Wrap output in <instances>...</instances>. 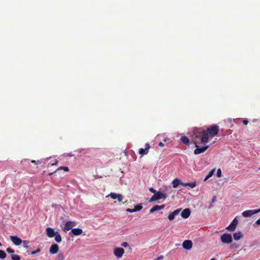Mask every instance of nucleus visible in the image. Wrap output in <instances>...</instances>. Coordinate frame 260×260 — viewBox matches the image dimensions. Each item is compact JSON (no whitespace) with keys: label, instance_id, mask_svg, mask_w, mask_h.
Listing matches in <instances>:
<instances>
[{"label":"nucleus","instance_id":"obj_25","mask_svg":"<svg viewBox=\"0 0 260 260\" xmlns=\"http://www.w3.org/2000/svg\"><path fill=\"white\" fill-rule=\"evenodd\" d=\"M183 186H189L191 188H193L196 186V182H188V183H183Z\"/></svg>","mask_w":260,"mask_h":260},{"label":"nucleus","instance_id":"obj_11","mask_svg":"<svg viewBox=\"0 0 260 260\" xmlns=\"http://www.w3.org/2000/svg\"><path fill=\"white\" fill-rule=\"evenodd\" d=\"M142 209V204H140L136 205L134 209L127 208L126 209V211L129 213H134L139 211H140Z\"/></svg>","mask_w":260,"mask_h":260},{"label":"nucleus","instance_id":"obj_26","mask_svg":"<svg viewBox=\"0 0 260 260\" xmlns=\"http://www.w3.org/2000/svg\"><path fill=\"white\" fill-rule=\"evenodd\" d=\"M55 240L56 242L59 243L61 241V237L60 235L59 234L58 232H56V234H55Z\"/></svg>","mask_w":260,"mask_h":260},{"label":"nucleus","instance_id":"obj_20","mask_svg":"<svg viewBox=\"0 0 260 260\" xmlns=\"http://www.w3.org/2000/svg\"><path fill=\"white\" fill-rule=\"evenodd\" d=\"M190 214V211L189 209L186 208L181 212V215L184 218H188Z\"/></svg>","mask_w":260,"mask_h":260},{"label":"nucleus","instance_id":"obj_39","mask_svg":"<svg viewBox=\"0 0 260 260\" xmlns=\"http://www.w3.org/2000/svg\"><path fill=\"white\" fill-rule=\"evenodd\" d=\"M58 160H56L55 162L51 164V166H55V165L56 166L58 164Z\"/></svg>","mask_w":260,"mask_h":260},{"label":"nucleus","instance_id":"obj_7","mask_svg":"<svg viewBox=\"0 0 260 260\" xmlns=\"http://www.w3.org/2000/svg\"><path fill=\"white\" fill-rule=\"evenodd\" d=\"M110 197L112 199H117L118 202H120L123 200V197L121 194H117L114 192L110 193L107 197Z\"/></svg>","mask_w":260,"mask_h":260},{"label":"nucleus","instance_id":"obj_19","mask_svg":"<svg viewBox=\"0 0 260 260\" xmlns=\"http://www.w3.org/2000/svg\"><path fill=\"white\" fill-rule=\"evenodd\" d=\"M173 187L176 188L179 185H181L183 186V182H182L180 179L178 178H176L174 179L172 181Z\"/></svg>","mask_w":260,"mask_h":260},{"label":"nucleus","instance_id":"obj_32","mask_svg":"<svg viewBox=\"0 0 260 260\" xmlns=\"http://www.w3.org/2000/svg\"><path fill=\"white\" fill-rule=\"evenodd\" d=\"M6 250L8 253H12V254H14L13 253H14V250L11 248L9 247L7 248Z\"/></svg>","mask_w":260,"mask_h":260},{"label":"nucleus","instance_id":"obj_45","mask_svg":"<svg viewBox=\"0 0 260 260\" xmlns=\"http://www.w3.org/2000/svg\"><path fill=\"white\" fill-rule=\"evenodd\" d=\"M259 170H260V167H259Z\"/></svg>","mask_w":260,"mask_h":260},{"label":"nucleus","instance_id":"obj_6","mask_svg":"<svg viewBox=\"0 0 260 260\" xmlns=\"http://www.w3.org/2000/svg\"><path fill=\"white\" fill-rule=\"evenodd\" d=\"M259 213L258 210H248L242 213V215L244 217H249L253 215Z\"/></svg>","mask_w":260,"mask_h":260},{"label":"nucleus","instance_id":"obj_21","mask_svg":"<svg viewBox=\"0 0 260 260\" xmlns=\"http://www.w3.org/2000/svg\"><path fill=\"white\" fill-rule=\"evenodd\" d=\"M233 238L235 240L238 241L243 238V234L240 232L235 233L233 234Z\"/></svg>","mask_w":260,"mask_h":260},{"label":"nucleus","instance_id":"obj_30","mask_svg":"<svg viewBox=\"0 0 260 260\" xmlns=\"http://www.w3.org/2000/svg\"><path fill=\"white\" fill-rule=\"evenodd\" d=\"M22 242L23 244L24 248H26V249L28 248L29 247L28 246V244L29 243V241H28L27 240H24Z\"/></svg>","mask_w":260,"mask_h":260},{"label":"nucleus","instance_id":"obj_43","mask_svg":"<svg viewBox=\"0 0 260 260\" xmlns=\"http://www.w3.org/2000/svg\"><path fill=\"white\" fill-rule=\"evenodd\" d=\"M2 246V243L0 242V247Z\"/></svg>","mask_w":260,"mask_h":260},{"label":"nucleus","instance_id":"obj_31","mask_svg":"<svg viewBox=\"0 0 260 260\" xmlns=\"http://www.w3.org/2000/svg\"><path fill=\"white\" fill-rule=\"evenodd\" d=\"M31 162L33 164H35L36 165H38V164H41L43 162V159H41V160H37V161H36V160H31Z\"/></svg>","mask_w":260,"mask_h":260},{"label":"nucleus","instance_id":"obj_5","mask_svg":"<svg viewBox=\"0 0 260 260\" xmlns=\"http://www.w3.org/2000/svg\"><path fill=\"white\" fill-rule=\"evenodd\" d=\"M238 224V220H237V218L236 217L233 220L230 224L227 226L225 229L229 232H234L235 231Z\"/></svg>","mask_w":260,"mask_h":260},{"label":"nucleus","instance_id":"obj_10","mask_svg":"<svg viewBox=\"0 0 260 260\" xmlns=\"http://www.w3.org/2000/svg\"><path fill=\"white\" fill-rule=\"evenodd\" d=\"M10 239L16 246L20 245L22 242V240L16 236H11Z\"/></svg>","mask_w":260,"mask_h":260},{"label":"nucleus","instance_id":"obj_41","mask_svg":"<svg viewBox=\"0 0 260 260\" xmlns=\"http://www.w3.org/2000/svg\"><path fill=\"white\" fill-rule=\"evenodd\" d=\"M162 258H163V256L161 255V256H160L158 257H157V259L159 260V259H162Z\"/></svg>","mask_w":260,"mask_h":260},{"label":"nucleus","instance_id":"obj_24","mask_svg":"<svg viewBox=\"0 0 260 260\" xmlns=\"http://www.w3.org/2000/svg\"><path fill=\"white\" fill-rule=\"evenodd\" d=\"M215 169L214 168L212 170H211L209 173L208 174L206 175V176L205 177V179H204V181H206L207 180H208L209 178H210V177H211L212 176V175H213L214 173L215 172Z\"/></svg>","mask_w":260,"mask_h":260},{"label":"nucleus","instance_id":"obj_4","mask_svg":"<svg viewBox=\"0 0 260 260\" xmlns=\"http://www.w3.org/2000/svg\"><path fill=\"white\" fill-rule=\"evenodd\" d=\"M220 240L222 243L230 244L233 241V238L231 234L224 233L220 237Z\"/></svg>","mask_w":260,"mask_h":260},{"label":"nucleus","instance_id":"obj_1","mask_svg":"<svg viewBox=\"0 0 260 260\" xmlns=\"http://www.w3.org/2000/svg\"><path fill=\"white\" fill-rule=\"evenodd\" d=\"M219 131V127L217 125H211L209 126L206 129L202 128H195L193 133L196 134V137H199L202 144L208 142L209 137L213 138L216 136Z\"/></svg>","mask_w":260,"mask_h":260},{"label":"nucleus","instance_id":"obj_18","mask_svg":"<svg viewBox=\"0 0 260 260\" xmlns=\"http://www.w3.org/2000/svg\"><path fill=\"white\" fill-rule=\"evenodd\" d=\"M181 211V209H178L175 210L174 212L169 214L168 216V219L170 220H172L174 219L175 216L179 214L180 211Z\"/></svg>","mask_w":260,"mask_h":260},{"label":"nucleus","instance_id":"obj_9","mask_svg":"<svg viewBox=\"0 0 260 260\" xmlns=\"http://www.w3.org/2000/svg\"><path fill=\"white\" fill-rule=\"evenodd\" d=\"M124 252V250L122 248H116L114 250V254L118 258H121Z\"/></svg>","mask_w":260,"mask_h":260},{"label":"nucleus","instance_id":"obj_36","mask_svg":"<svg viewBox=\"0 0 260 260\" xmlns=\"http://www.w3.org/2000/svg\"><path fill=\"white\" fill-rule=\"evenodd\" d=\"M121 246L123 247H126L128 246V243L127 242H123L121 244Z\"/></svg>","mask_w":260,"mask_h":260},{"label":"nucleus","instance_id":"obj_28","mask_svg":"<svg viewBox=\"0 0 260 260\" xmlns=\"http://www.w3.org/2000/svg\"><path fill=\"white\" fill-rule=\"evenodd\" d=\"M6 252L3 250H0V258L4 259L6 257Z\"/></svg>","mask_w":260,"mask_h":260},{"label":"nucleus","instance_id":"obj_44","mask_svg":"<svg viewBox=\"0 0 260 260\" xmlns=\"http://www.w3.org/2000/svg\"><path fill=\"white\" fill-rule=\"evenodd\" d=\"M258 211L259 212H260V208L258 209Z\"/></svg>","mask_w":260,"mask_h":260},{"label":"nucleus","instance_id":"obj_37","mask_svg":"<svg viewBox=\"0 0 260 260\" xmlns=\"http://www.w3.org/2000/svg\"><path fill=\"white\" fill-rule=\"evenodd\" d=\"M255 224L257 225H260V218L255 221Z\"/></svg>","mask_w":260,"mask_h":260},{"label":"nucleus","instance_id":"obj_8","mask_svg":"<svg viewBox=\"0 0 260 260\" xmlns=\"http://www.w3.org/2000/svg\"><path fill=\"white\" fill-rule=\"evenodd\" d=\"M150 148V146L149 143H146L145 144V148H140L139 150V153L140 154H141L142 156L147 154L149 152V149Z\"/></svg>","mask_w":260,"mask_h":260},{"label":"nucleus","instance_id":"obj_13","mask_svg":"<svg viewBox=\"0 0 260 260\" xmlns=\"http://www.w3.org/2000/svg\"><path fill=\"white\" fill-rule=\"evenodd\" d=\"M192 243L189 240H185L182 243L183 248L186 250H189L191 248Z\"/></svg>","mask_w":260,"mask_h":260},{"label":"nucleus","instance_id":"obj_33","mask_svg":"<svg viewBox=\"0 0 260 260\" xmlns=\"http://www.w3.org/2000/svg\"><path fill=\"white\" fill-rule=\"evenodd\" d=\"M216 175L218 177L221 176V170L220 169H218L217 171Z\"/></svg>","mask_w":260,"mask_h":260},{"label":"nucleus","instance_id":"obj_35","mask_svg":"<svg viewBox=\"0 0 260 260\" xmlns=\"http://www.w3.org/2000/svg\"><path fill=\"white\" fill-rule=\"evenodd\" d=\"M40 251V249L38 248L36 250L32 251L31 254H36L37 253H38V252H39Z\"/></svg>","mask_w":260,"mask_h":260},{"label":"nucleus","instance_id":"obj_3","mask_svg":"<svg viewBox=\"0 0 260 260\" xmlns=\"http://www.w3.org/2000/svg\"><path fill=\"white\" fill-rule=\"evenodd\" d=\"M167 197V196L166 193H163L159 191L156 192L154 195L150 199V202H154L156 201L159 200L160 199H166Z\"/></svg>","mask_w":260,"mask_h":260},{"label":"nucleus","instance_id":"obj_14","mask_svg":"<svg viewBox=\"0 0 260 260\" xmlns=\"http://www.w3.org/2000/svg\"><path fill=\"white\" fill-rule=\"evenodd\" d=\"M59 249V247L57 244H52L49 248V252L51 254H56Z\"/></svg>","mask_w":260,"mask_h":260},{"label":"nucleus","instance_id":"obj_23","mask_svg":"<svg viewBox=\"0 0 260 260\" xmlns=\"http://www.w3.org/2000/svg\"><path fill=\"white\" fill-rule=\"evenodd\" d=\"M181 141L185 145H189V140L186 136H183L180 139Z\"/></svg>","mask_w":260,"mask_h":260},{"label":"nucleus","instance_id":"obj_2","mask_svg":"<svg viewBox=\"0 0 260 260\" xmlns=\"http://www.w3.org/2000/svg\"><path fill=\"white\" fill-rule=\"evenodd\" d=\"M191 139L195 145V147H196L194 150V153L196 155L205 152L209 147V145H206L202 147H199L198 144L200 143H202L201 141L200 140L199 137H196V134L194 133H193L191 135Z\"/></svg>","mask_w":260,"mask_h":260},{"label":"nucleus","instance_id":"obj_16","mask_svg":"<svg viewBox=\"0 0 260 260\" xmlns=\"http://www.w3.org/2000/svg\"><path fill=\"white\" fill-rule=\"evenodd\" d=\"M83 231L82 230L79 228H75L71 230V232L69 233V235L70 236L71 235V234H72L73 235L75 236H79L81 235Z\"/></svg>","mask_w":260,"mask_h":260},{"label":"nucleus","instance_id":"obj_38","mask_svg":"<svg viewBox=\"0 0 260 260\" xmlns=\"http://www.w3.org/2000/svg\"><path fill=\"white\" fill-rule=\"evenodd\" d=\"M243 123L244 124L247 125L248 124V121L247 120H244L243 121Z\"/></svg>","mask_w":260,"mask_h":260},{"label":"nucleus","instance_id":"obj_12","mask_svg":"<svg viewBox=\"0 0 260 260\" xmlns=\"http://www.w3.org/2000/svg\"><path fill=\"white\" fill-rule=\"evenodd\" d=\"M75 225V222L74 221H67L64 226L63 231H67L72 230V228Z\"/></svg>","mask_w":260,"mask_h":260},{"label":"nucleus","instance_id":"obj_34","mask_svg":"<svg viewBox=\"0 0 260 260\" xmlns=\"http://www.w3.org/2000/svg\"><path fill=\"white\" fill-rule=\"evenodd\" d=\"M149 190L150 192L153 193L154 194H155L156 192V191L152 187L149 188Z\"/></svg>","mask_w":260,"mask_h":260},{"label":"nucleus","instance_id":"obj_22","mask_svg":"<svg viewBox=\"0 0 260 260\" xmlns=\"http://www.w3.org/2000/svg\"><path fill=\"white\" fill-rule=\"evenodd\" d=\"M64 170V171L66 172H69V169L68 167H59L57 170H56L55 171H54L53 172H52V173H50L49 174V175H52V174L55 173L56 172H57L58 171H59V170Z\"/></svg>","mask_w":260,"mask_h":260},{"label":"nucleus","instance_id":"obj_40","mask_svg":"<svg viewBox=\"0 0 260 260\" xmlns=\"http://www.w3.org/2000/svg\"><path fill=\"white\" fill-rule=\"evenodd\" d=\"M158 145L160 147H163L164 146V144L162 142H160L159 143Z\"/></svg>","mask_w":260,"mask_h":260},{"label":"nucleus","instance_id":"obj_15","mask_svg":"<svg viewBox=\"0 0 260 260\" xmlns=\"http://www.w3.org/2000/svg\"><path fill=\"white\" fill-rule=\"evenodd\" d=\"M46 231L47 236L49 238H53L56 234V232H55L51 228H47Z\"/></svg>","mask_w":260,"mask_h":260},{"label":"nucleus","instance_id":"obj_17","mask_svg":"<svg viewBox=\"0 0 260 260\" xmlns=\"http://www.w3.org/2000/svg\"><path fill=\"white\" fill-rule=\"evenodd\" d=\"M165 207V205H154L149 211V213H152L153 212H154L155 211H158V210H161V209H163Z\"/></svg>","mask_w":260,"mask_h":260},{"label":"nucleus","instance_id":"obj_29","mask_svg":"<svg viewBox=\"0 0 260 260\" xmlns=\"http://www.w3.org/2000/svg\"><path fill=\"white\" fill-rule=\"evenodd\" d=\"M11 258L13 260H20V257L17 254H12Z\"/></svg>","mask_w":260,"mask_h":260},{"label":"nucleus","instance_id":"obj_27","mask_svg":"<svg viewBox=\"0 0 260 260\" xmlns=\"http://www.w3.org/2000/svg\"><path fill=\"white\" fill-rule=\"evenodd\" d=\"M216 197L214 196L212 199L211 202L210 203L208 208L211 209L213 207V204L216 202Z\"/></svg>","mask_w":260,"mask_h":260},{"label":"nucleus","instance_id":"obj_42","mask_svg":"<svg viewBox=\"0 0 260 260\" xmlns=\"http://www.w3.org/2000/svg\"><path fill=\"white\" fill-rule=\"evenodd\" d=\"M210 260H216V259H215V258H211Z\"/></svg>","mask_w":260,"mask_h":260}]
</instances>
